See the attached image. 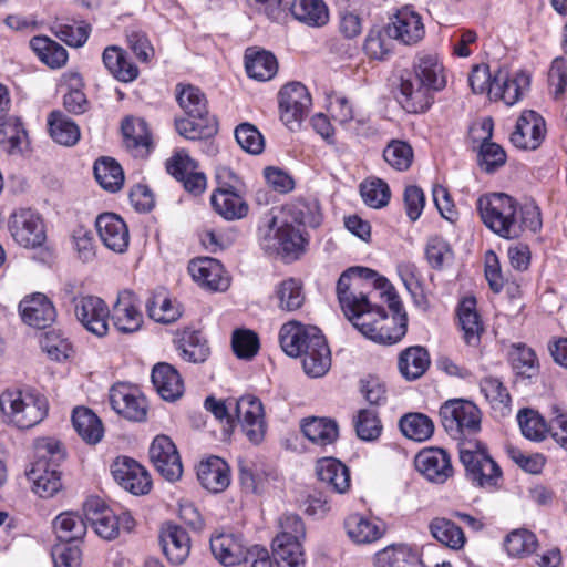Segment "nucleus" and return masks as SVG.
I'll use <instances>...</instances> for the list:
<instances>
[{
	"mask_svg": "<svg viewBox=\"0 0 567 567\" xmlns=\"http://www.w3.org/2000/svg\"><path fill=\"white\" fill-rule=\"evenodd\" d=\"M383 158L393 169L404 172L412 165L413 148L404 141L392 140L383 150Z\"/></svg>",
	"mask_w": 567,
	"mask_h": 567,
	"instance_id": "obj_61",
	"label": "nucleus"
},
{
	"mask_svg": "<svg viewBox=\"0 0 567 567\" xmlns=\"http://www.w3.org/2000/svg\"><path fill=\"white\" fill-rule=\"evenodd\" d=\"M493 79L491 99L501 100L507 106L516 104L530 85L529 74L522 70L511 73L506 68H497Z\"/></svg>",
	"mask_w": 567,
	"mask_h": 567,
	"instance_id": "obj_14",
	"label": "nucleus"
},
{
	"mask_svg": "<svg viewBox=\"0 0 567 567\" xmlns=\"http://www.w3.org/2000/svg\"><path fill=\"white\" fill-rule=\"evenodd\" d=\"M316 474L323 487L332 493L346 494L350 489V471L342 462L334 457L318 460Z\"/></svg>",
	"mask_w": 567,
	"mask_h": 567,
	"instance_id": "obj_27",
	"label": "nucleus"
},
{
	"mask_svg": "<svg viewBox=\"0 0 567 567\" xmlns=\"http://www.w3.org/2000/svg\"><path fill=\"white\" fill-rule=\"evenodd\" d=\"M188 272L194 281L208 290L224 291L229 287V278L217 259H194L188 264Z\"/></svg>",
	"mask_w": 567,
	"mask_h": 567,
	"instance_id": "obj_22",
	"label": "nucleus"
},
{
	"mask_svg": "<svg viewBox=\"0 0 567 567\" xmlns=\"http://www.w3.org/2000/svg\"><path fill=\"white\" fill-rule=\"evenodd\" d=\"M430 355L425 348L414 346L403 350L398 360L400 373L406 380H416L422 377L430 367Z\"/></svg>",
	"mask_w": 567,
	"mask_h": 567,
	"instance_id": "obj_39",
	"label": "nucleus"
},
{
	"mask_svg": "<svg viewBox=\"0 0 567 567\" xmlns=\"http://www.w3.org/2000/svg\"><path fill=\"white\" fill-rule=\"evenodd\" d=\"M388 35L403 44H414L424 35V25L419 13L409 7L400 9L388 25Z\"/></svg>",
	"mask_w": 567,
	"mask_h": 567,
	"instance_id": "obj_26",
	"label": "nucleus"
},
{
	"mask_svg": "<svg viewBox=\"0 0 567 567\" xmlns=\"http://www.w3.org/2000/svg\"><path fill=\"white\" fill-rule=\"evenodd\" d=\"M111 473L121 487L134 495H143L151 489L148 472L131 457H117L111 465Z\"/></svg>",
	"mask_w": 567,
	"mask_h": 567,
	"instance_id": "obj_15",
	"label": "nucleus"
},
{
	"mask_svg": "<svg viewBox=\"0 0 567 567\" xmlns=\"http://www.w3.org/2000/svg\"><path fill=\"white\" fill-rule=\"evenodd\" d=\"M477 209L484 225L505 239H516L525 230L533 233L542 228V216L534 203L519 205L505 193L483 195L477 200Z\"/></svg>",
	"mask_w": 567,
	"mask_h": 567,
	"instance_id": "obj_3",
	"label": "nucleus"
},
{
	"mask_svg": "<svg viewBox=\"0 0 567 567\" xmlns=\"http://www.w3.org/2000/svg\"><path fill=\"white\" fill-rule=\"evenodd\" d=\"M245 60L246 72L251 79L268 81L272 79L278 71L277 59L268 51H247Z\"/></svg>",
	"mask_w": 567,
	"mask_h": 567,
	"instance_id": "obj_48",
	"label": "nucleus"
},
{
	"mask_svg": "<svg viewBox=\"0 0 567 567\" xmlns=\"http://www.w3.org/2000/svg\"><path fill=\"white\" fill-rule=\"evenodd\" d=\"M274 295L278 308L288 312L300 309L306 300L302 282L295 278H288L279 282Z\"/></svg>",
	"mask_w": 567,
	"mask_h": 567,
	"instance_id": "obj_46",
	"label": "nucleus"
},
{
	"mask_svg": "<svg viewBox=\"0 0 567 567\" xmlns=\"http://www.w3.org/2000/svg\"><path fill=\"white\" fill-rule=\"evenodd\" d=\"M72 302L76 320L87 332L97 338L107 334L110 309L102 298L82 295L74 297Z\"/></svg>",
	"mask_w": 567,
	"mask_h": 567,
	"instance_id": "obj_11",
	"label": "nucleus"
},
{
	"mask_svg": "<svg viewBox=\"0 0 567 567\" xmlns=\"http://www.w3.org/2000/svg\"><path fill=\"white\" fill-rule=\"evenodd\" d=\"M538 547L536 535L525 528L512 530L504 539V548L512 558H526L533 555Z\"/></svg>",
	"mask_w": 567,
	"mask_h": 567,
	"instance_id": "obj_51",
	"label": "nucleus"
},
{
	"mask_svg": "<svg viewBox=\"0 0 567 567\" xmlns=\"http://www.w3.org/2000/svg\"><path fill=\"white\" fill-rule=\"evenodd\" d=\"M513 369L519 375L532 378L538 372L539 364L535 351L525 343H514L509 352Z\"/></svg>",
	"mask_w": 567,
	"mask_h": 567,
	"instance_id": "obj_57",
	"label": "nucleus"
},
{
	"mask_svg": "<svg viewBox=\"0 0 567 567\" xmlns=\"http://www.w3.org/2000/svg\"><path fill=\"white\" fill-rule=\"evenodd\" d=\"M417 471L430 482L442 484L453 474L450 455L443 449L421 451L415 457Z\"/></svg>",
	"mask_w": 567,
	"mask_h": 567,
	"instance_id": "obj_24",
	"label": "nucleus"
},
{
	"mask_svg": "<svg viewBox=\"0 0 567 567\" xmlns=\"http://www.w3.org/2000/svg\"><path fill=\"white\" fill-rule=\"evenodd\" d=\"M60 543H74L86 534V519L73 512L61 513L53 520Z\"/></svg>",
	"mask_w": 567,
	"mask_h": 567,
	"instance_id": "obj_50",
	"label": "nucleus"
},
{
	"mask_svg": "<svg viewBox=\"0 0 567 567\" xmlns=\"http://www.w3.org/2000/svg\"><path fill=\"white\" fill-rule=\"evenodd\" d=\"M348 537L358 545H370L386 533V524L379 517L353 513L344 519Z\"/></svg>",
	"mask_w": 567,
	"mask_h": 567,
	"instance_id": "obj_20",
	"label": "nucleus"
},
{
	"mask_svg": "<svg viewBox=\"0 0 567 567\" xmlns=\"http://www.w3.org/2000/svg\"><path fill=\"white\" fill-rule=\"evenodd\" d=\"M167 172L183 183L184 188L194 195L202 194L206 188V176L197 171V163L185 151L176 152L166 162Z\"/></svg>",
	"mask_w": 567,
	"mask_h": 567,
	"instance_id": "obj_19",
	"label": "nucleus"
},
{
	"mask_svg": "<svg viewBox=\"0 0 567 567\" xmlns=\"http://www.w3.org/2000/svg\"><path fill=\"white\" fill-rule=\"evenodd\" d=\"M214 210L226 220L244 218L248 213V205L235 190L233 185L223 184L210 196Z\"/></svg>",
	"mask_w": 567,
	"mask_h": 567,
	"instance_id": "obj_28",
	"label": "nucleus"
},
{
	"mask_svg": "<svg viewBox=\"0 0 567 567\" xmlns=\"http://www.w3.org/2000/svg\"><path fill=\"white\" fill-rule=\"evenodd\" d=\"M197 478L205 489L220 493L229 486V466L223 458L209 456L197 466Z\"/></svg>",
	"mask_w": 567,
	"mask_h": 567,
	"instance_id": "obj_30",
	"label": "nucleus"
},
{
	"mask_svg": "<svg viewBox=\"0 0 567 567\" xmlns=\"http://www.w3.org/2000/svg\"><path fill=\"white\" fill-rule=\"evenodd\" d=\"M336 290L344 316L365 338L391 346L405 336L406 312L385 277L367 267H350Z\"/></svg>",
	"mask_w": 567,
	"mask_h": 567,
	"instance_id": "obj_1",
	"label": "nucleus"
},
{
	"mask_svg": "<svg viewBox=\"0 0 567 567\" xmlns=\"http://www.w3.org/2000/svg\"><path fill=\"white\" fill-rule=\"evenodd\" d=\"M176 91L178 105L187 116L204 118L206 115H209L206 96L199 87L192 84H178Z\"/></svg>",
	"mask_w": 567,
	"mask_h": 567,
	"instance_id": "obj_47",
	"label": "nucleus"
},
{
	"mask_svg": "<svg viewBox=\"0 0 567 567\" xmlns=\"http://www.w3.org/2000/svg\"><path fill=\"white\" fill-rule=\"evenodd\" d=\"M360 194L369 207L377 209L386 206L391 198L388 183L378 177L367 178L362 182Z\"/></svg>",
	"mask_w": 567,
	"mask_h": 567,
	"instance_id": "obj_60",
	"label": "nucleus"
},
{
	"mask_svg": "<svg viewBox=\"0 0 567 567\" xmlns=\"http://www.w3.org/2000/svg\"><path fill=\"white\" fill-rule=\"evenodd\" d=\"M301 538L277 535L272 540V551L278 567H303L305 553Z\"/></svg>",
	"mask_w": 567,
	"mask_h": 567,
	"instance_id": "obj_38",
	"label": "nucleus"
},
{
	"mask_svg": "<svg viewBox=\"0 0 567 567\" xmlns=\"http://www.w3.org/2000/svg\"><path fill=\"white\" fill-rule=\"evenodd\" d=\"M37 460L27 472L32 489L42 498L54 496L62 487L59 464L64 458L61 443L54 439H41L35 444Z\"/></svg>",
	"mask_w": 567,
	"mask_h": 567,
	"instance_id": "obj_4",
	"label": "nucleus"
},
{
	"mask_svg": "<svg viewBox=\"0 0 567 567\" xmlns=\"http://www.w3.org/2000/svg\"><path fill=\"white\" fill-rule=\"evenodd\" d=\"M293 18L309 27H322L329 20L323 0H293L290 7Z\"/></svg>",
	"mask_w": 567,
	"mask_h": 567,
	"instance_id": "obj_43",
	"label": "nucleus"
},
{
	"mask_svg": "<svg viewBox=\"0 0 567 567\" xmlns=\"http://www.w3.org/2000/svg\"><path fill=\"white\" fill-rule=\"evenodd\" d=\"M433 94L434 92L412 73L401 79L398 101L409 113H423L432 105Z\"/></svg>",
	"mask_w": 567,
	"mask_h": 567,
	"instance_id": "obj_21",
	"label": "nucleus"
},
{
	"mask_svg": "<svg viewBox=\"0 0 567 567\" xmlns=\"http://www.w3.org/2000/svg\"><path fill=\"white\" fill-rule=\"evenodd\" d=\"M175 127L179 135L187 140H200L216 133L217 124L214 117L206 115L204 118H178Z\"/></svg>",
	"mask_w": 567,
	"mask_h": 567,
	"instance_id": "obj_55",
	"label": "nucleus"
},
{
	"mask_svg": "<svg viewBox=\"0 0 567 567\" xmlns=\"http://www.w3.org/2000/svg\"><path fill=\"white\" fill-rule=\"evenodd\" d=\"M354 427L357 435L362 441L377 440L382 431L381 422L378 414L372 409H362L354 417Z\"/></svg>",
	"mask_w": 567,
	"mask_h": 567,
	"instance_id": "obj_64",
	"label": "nucleus"
},
{
	"mask_svg": "<svg viewBox=\"0 0 567 567\" xmlns=\"http://www.w3.org/2000/svg\"><path fill=\"white\" fill-rule=\"evenodd\" d=\"M84 515L95 533L107 540L116 538L120 533L131 532L134 527V519L128 512L116 514L105 506L99 498H92L84 504Z\"/></svg>",
	"mask_w": 567,
	"mask_h": 567,
	"instance_id": "obj_8",
	"label": "nucleus"
},
{
	"mask_svg": "<svg viewBox=\"0 0 567 567\" xmlns=\"http://www.w3.org/2000/svg\"><path fill=\"white\" fill-rule=\"evenodd\" d=\"M50 136L64 146H73L80 140L79 126L61 111H53L48 116Z\"/></svg>",
	"mask_w": 567,
	"mask_h": 567,
	"instance_id": "obj_44",
	"label": "nucleus"
},
{
	"mask_svg": "<svg viewBox=\"0 0 567 567\" xmlns=\"http://www.w3.org/2000/svg\"><path fill=\"white\" fill-rule=\"evenodd\" d=\"M517 421L522 431V434L535 442H540L546 439L547 434H549V425L546 424L543 416L532 410L524 409L518 412Z\"/></svg>",
	"mask_w": 567,
	"mask_h": 567,
	"instance_id": "obj_59",
	"label": "nucleus"
},
{
	"mask_svg": "<svg viewBox=\"0 0 567 567\" xmlns=\"http://www.w3.org/2000/svg\"><path fill=\"white\" fill-rule=\"evenodd\" d=\"M391 39L393 38L392 35H388V28H372L364 40L363 50L371 59L384 60L392 50Z\"/></svg>",
	"mask_w": 567,
	"mask_h": 567,
	"instance_id": "obj_62",
	"label": "nucleus"
},
{
	"mask_svg": "<svg viewBox=\"0 0 567 567\" xmlns=\"http://www.w3.org/2000/svg\"><path fill=\"white\" fill-rule=\"evenodd\" d=\"M150 457L157 472L167 481H177L183 465L174 442L166 435L156 436L150 447Z\"/></svg>",
	"mask_w": 567,
	"mask_h": 567,
	"instance_id": "obj_16",
	"label": "nucleus"
},
{
	"mask_svg": "<svg viewBox=\"0 0 567 567\" xmlns=\"http://www.w3.org/2000/svg\"><path fill=\"white\" fill-rule=\"evenodd\" d=\"M100 239L109 249L122 254L130 244L128 228L125 221L114 213L100 214L95 220Z\"/></svg>",
	"mask_w": 567,
	"mask_h": 567,
	"instance_id": "obj_23",
	"label": "nucleus"
},
{
	"mask_svg": "<svg viewBox=\"0 0 567 567\" xmlns=\"http://www.w3.org/2000/svg\"><path fill=\"white\" fill-rule=\"evenodd\" d=\"M110 404L121 416L135 422L146 419L147 404L140 389L127 383H117L110 390Z\"/></svg>",
	"mask_w": 567,
	"mask_h": 567,
	"instance_id": "obj_13",
	"label": "nucleus"
},
{
	"mask_svg": "<svg viewBox=\"0 0 567 567\" xmlns=\"http://www.w3.org/2000/svg\"><path fill=\"white\" fill-rule=\"evenodd\" d=\"M22 320L30 327L44 329L55 320V308L43 293L25 297L19 305Z\"/></svg>",
	"mask_w": 567,
	"mask_h": 567,
	"instance_id": "obj_25",
	"label": "nucleus"
},
{
	"mask_svg": "<svg viewBox=\"0 0 567 567\" xmlns=\"http://www.w3.org/2000/svg\"><path fill=\"white\" fill-rule=\"evenodd\" d=\"M399 426L404 436L416 442L429 440L434 432L433 421L422 413H409L400 419Z\"/></svg>",
	"mask_w": 567,
	"mask_h": 567,
	"instance_id": "obj_54",
	"label": "nucleus"
},
{
	"mask_svg": "<svg viewBox=\"0 0 567 567\" xmlns=\"http://www.w3.org/2000/svg\"><path fill=\"white\" fill-rule=\"evenodd\" d=\"M210 549L217 560L225 566H235L246 558L247 549L243 539L234 534H220L212 537Z\"/></svg>",
	"mask_w": 567,
	"mask_h": 567,
	"instance_id": "obj_36",
	"label": "nucleus"
},
{
	"mask_svg": "<svg viewBox=\"0 0 567 567\" xmlns=\"http://www.w3.org/2000/svg\"><path fill=\"white\" fill-rule=\"evenodd\" d=\"M9 230L13 240L24 248H37L47 239L42 217L30 208H20L9 218Z\"/></svg>",
	"mask_w": 567,
	"mask_h": 567,
	"instance_id": "obj_12",
	"label": "nucleus"
},
{
	"mask_svg": "<svg viewBox=\"0 0 567 567\" xmlns=\"http://www.w3.org/2000/svg\"><path fill=\"white\" fill-rule=\"evenodd\" d=\"M458 454L466 477L475 487L494 492L499 488L503 472L478 441L458 443Z\"/></svg>",
	"mask_w": 567,
	"mask_h": 567,
	"instance_id": "obj_6",
	"label": "nucleus"
},
{
	"mask_svg": "<svg viewBox=\"0 0 567 567\" xmlns=\"http://www.w3.org/2000/svg\"><path fill=\"white\" fill-rule=\"evenodd\" d=\"M72 423L84 442L96 444L102 440L104 434L102 422L90 409L75 408L72 414Z\"/></svg>",
	"mask_w": 567,
	"mask_h": 567,
	"instance_id": "obj_42",
	"label": "nucleus"
},
{
	"mask_svg": "<svg viewBox=\"0 0 567 567\" xmlns=\"http://www.w3.org/2000/svg\"><path fill=\"white\" fill-rule=\"evenodd\" d=\"M457 317L464 342L470 347H477L481 343L484 327L476 310V299L474 297H466L460 302Z\"/></svg>",
	"mask_w": 567,
	"mask_h": 567,
	"instance_id": "obj_34",
	"label": "nucleus"
},
{
	"mask_svg": "<svg viewBox=\"0 0 567 567\" xmlns=\"http://www.w3.org/2000/svg\"><path fill=\"white\" fill-rule=\"evenodd\" d=\"M151 378L157 393L166 401H176L184 393L181 374L168 363H157L152 370Z\"/></svg>",
	"mask_w": 567,
	"mask_h": 567,
	"instance_id": "obj_32",
	"label": "nucleus"
},
{
	"mask_svg": "<svg viewBox=\"0 0 567 567\" xmlns=\"http://www.w3.org/2000/svg\"><path fill=\"white\" fill-rule=\"evenodd\" d=\"M235 411L247 440L254 445L262 443L268 424L261 400L252 394L241 395L235 402Z\"/></svg>",
	"mask_w": 567,
	"mask_h": 567,
	"instance_id": "obj_10",
	"label": "nucleus"
},
{
	"mask_svg": "<svg viewBox=\"0 0 567 567\" xmlns=\"http://www.w3.org/2000/svg\"><path fill=\"white\" fill-rule=\"evenodd\" d=\"M546 135L545 120L535 111L526 110L518 117L511 134L512 144L520 150H536Z\"/></svg>",
	"mask_w": 567,
	"mask_h": 567,
	"instance_id": "obj_18",
	"label": "nucleus"
},
{
	"mask_svg": "<svg viewBox=\"0 0 567 567\" xmlns=\"http://www.w3.org/2000/svg\"><path fill=\"white\" fill-rule=\"evenodd\" d=\"M41 348L54 361H63L73 354L72 343L59 331L52 330L44 334Z\"/></svg>",
	"mask_w": 567,
	"mask_h": 567,
	"instance_id": "obj_63",
	"label": "nucleus"
},
{
	"mask_svg": "<svg viewBox=\"0 0 567 567\" xmlns=\"http://www.w3.org/2000/svg\"><path fill=\"white\" fill-rule=\"evenodd\" d=\"M159 544L163 553L173 564H182L190 550V540L187 532L176 525H167L162 529Z\"/></svg>",
	"mask_w": 567,
	"mask_h": 567,
	"instance_id": "obj_35",
	"label": "nucleus"
},
{
	"mask_svg": "<svg viewBox=\"0 0 567 567\" xmlns=\"http://www.w3.org/2000/svg\"><path fill=\"white\" fill-rule=\"evenodd\" d=\"M317 352L306 354L302 358V368L307 375L320 378L324 375L331 367L330 349L326 340L315 339Z\"/></svg>",
	"mask_w": 567,
	"mask_h": 567,
	"instance_id": "obj_56",
	"label": "nucleus"
},
{
	"mask_svg": "<svg viewBox=\"0 0 567 567\" xmlns=\"http://www.w3.org/2000/svg\"><path fill=\"white\" fill-rule=\"evenodd\" d=\"M0 410L7 423L25 430L47 416L48 401L35 391L7 390L0 395Z\"/></svg>",
	"mask_w": 567,
	"mask_h": 567,
	"instance_id": "obj_5",
	"label": "nucleus"
},
{
	"mask_svg": "<svg viewBox=\"0 0 567 567\" xmlns=\"http://www.w3.org/2000/svg\"><path fill=\"white\" fill-rule=\"evenodd\" d=\"M440 416L447 434L460 443L471 441L468 437L481 430V411L467 400L446 401L440 409Z\"/></svg>",
	"mask_w": 567,
	"mask_h": 567,
	"instance_id": "obj_7",
	"label": "nucleus"
},
{
	"mask_svg": "<svg viewBox=\"0 0 567 567\" xmlns=\"http://www.w3.org/2000/svg\"><path fill=\"white\" fill-rule=\"evenodd\" d=\"M126 148L134 157H146L152 150V138L147 124L142 118H126L122 123Z\"/></svg>",
	"mask_w": 567,
	"mask_h": 567,
	"instance_id": "obj_33",
	"label": "nucleus"
},
{
	"mask_svg": "<svg viewBox=\"0 0 567 567\" xmlns=\"http://www.w3.org/2000/svg\"><path fill=\"white\" fill-rule=\"evenodd\" d=\"M175 344L179 357L187 362L202 363L210 354L207 340L196 330L185 329L178 332Z\"/></svg>",
	"mask_w": 567,
	"mask_h": 567,
	"instance_id": "obj_37",
	"label": "nucleus"
},
{
	"mask_svg": "<svg viewBox=\"0 0 567 567\" xmlns=\"http://www.w3.org/2000/svg\"><path fill=\"white\" fill-rule=\"evenodd\" d=\"M305 436L312 443L326 446L332 444L339 435L338 424L329 417H308L301 423Z\"/></svg>",
	"mask_w": 567,
	"mask_h": 567,
	"instance_id": "obj_40",
	"label": "nucleus"
},
{
	"mask_svg": "<svg viewBox=\"0 0 567 567\" xmlns=\"http://www.w3.org/2000/svg\"><path fill=\"white\" fill-rule=\"evenodd\" d=\"M102 62L107 72L117 81L131 83L138 78L140 70L128 53L118 45H109L103 50Z\"/></svg>",
	"mask_w": 567,
	"mask_h": 567,
	"instance_id": "obj_31",
	"label": "nucleus"
},
{
	"mask_svg": "<svg viewBox=\"0 0 567 567\" xmlns=\"http://www.w3.org/2000/svg\"><path fill=\"white\" fill-rule=\"evenodd\" d=\"M110 318L114 327L122 333L138 331L144 321L138 297L131 290L121 291L110 310Z\"/></svg>",
	"mask_w": 567,
	"mask_h": 567,
	"instance_id": "obj_17",
	"label": "nucleus"
},
{
	"mask_svg": "<svg viewBox=\"0 0 567 567\" xmlns=\"http://www.w3.org/2000/svg\"><path fill=\"white\" fill-rule=\"evenodd\" d=\"M146 311L152 320L163 324L175 322L182 315L179 303L171 300L164 290L155 292L147 300Z\"/></svg>",
	"mask_w": 567,
	"mask_h": 567,
	"instance_id": "obj_45",
	"label": "nucleus"
},
{
	"mask_svg": "<svg viewBox=\"0 0 567 567\" xmlns=\"http://www.w3.org/2000/svg\"><path fill=\"white\" fill-rule=\"evenodd\" d=\"M377 567H423L419 553L406 545H393L379 551Z\"/></svg>",
	"mask_w": 567,
	"mask_h": 567,
	"instance_id": "obj_41",
	"label": "nucleus"
},
{
	"mask_svg": "<svg viewBox=\"0 0 567 567\" xmlns=\"http://www.w3.org/2000/svg\"><path fill=\"white\" fill-rule=\"evenodd\" d=\"M311 105V95L300 82L288 83L279 91L280 120L290 131L300 128Z\"/></svg>",
	"mask_w": 567,
	"mask_h": 567,
	"instance_id": "obj_9",
	"label": "nucleus"
},
{
	"mask_svg": "<svg viewBox=\"0 0 567 567\" xmlns=\"http://www.w3.org/2000/svg\"><path fill=\"white\" fill-rule=\"evenodd\" d=\"M297 321L285 323L279 332V341L282 350L290 357H298L301 353V346L305 338H309L308 328Z\"/></svg>",
	"mask_w": 567,
	"mask_h": 567,
	"instance_id": "obj_58",
	"label": "nucleus"
},
{
	"mask_svg": "<svg viewBox=\"0 0 567 567\" xmlns=\"http://www.w3.org/2000/svg\"><path fill=\"white\" fill-rule=\"evenodd\" d=\"M431 535L444 546L458 550L465 545L464 532L452 520L444 517H435L429 524Z\"/></svg>",
	"mask_w": 567,
	"mask_h": 567,
	"instance_id": "obj_49",
	"label": "nucleus"
},
{
	"mask_svg": "<svg viewBox=\"0 0 567 567\" xmlns=\"http://www.w3.org/2000/svg\"><path fill=\"white\" fill-rule=\"evenodd\" d=\"M413 74L434 93L442 91L446 86L445 69L435 53H419L413 62Z\"/></svg>",
	"mask_w": 567,
	"mask_h": 567,
	"instance_id": "obj_29",
	"label": "nucleus"
},
{
	"mask_svg": "<svg viewBox=\"0 0 567 567\" xmlns=\"http://www.w3.org/2000/svg\"><path fill=\"white\" fill-rule=\"evenodd\" d=\"M30 47L38 58L52 69L63 66L68 61L66 50L58 42L48 37H34L30 41Z\"/></svg>",
	"mask_w": 567,
	"mask_h": 567,
	"instance_id": "obj_52",
	"label": "nucleus"
},
{
	"mask_svg": "<svg viewBox=\"0 0 567 567\" xmlns=\"http://www.w3.org/2000/svg\"><path fill=\"white\" fill-rule=\"evenodd\" d=\"M94 176L105 190L115 193L124 183V173L121 165L111 157H103L94 164Z\"/></svg>",
	"mask_w": 567,
	"mask_h": 567,
	"instance_id": "obj_53",
	"label": "nucleus"
},
{
	"mask_svg": "<svg viewBox=\"0 0 567 567\" xmlns=\"http://www.w3.org/2000/svg\"><path fill=\"white\" fill-rule=\"evenodd\" d=\"M321 224L316 202L296 200L282 206L278 214H269L258 227L261 248L269 254L297 258L305 251L307 239L302 227Z\"/></svg>",
	"mask_w": 567,
	"mask_h": 567,
	"instance_id": "obj_2",
	"label": "nucleus"
}]
</instances>
